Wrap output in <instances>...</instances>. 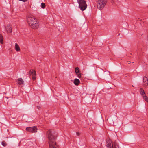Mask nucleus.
<instances>
[{"label":"nucleus","mask_w":148,"mask_h":148,"mask_svg":"<svg viewBox=\"0 0 148 148\" xmlns=\"http://www.w3.org/2000/svg\"><path fill=\"white\" fill-rule=\"evenodd\" d=\"M26 130L27 131L30 133H36L37 132V129L36 126L29 127L26 128Z\"/></svg>","instance_id":"obj_6"},{"label":"nucleus","mask_w":148,"mask_h":148,"mask_svg":"<svg viewBox=\"0 0 148 148\" xmlns=\"http://www.w3.org/2000/svg\"><path fill=\"white\" fill-rule=\"evenodd\" d=\"M140 92L143 98L147 102H148V98L146 96L145 93L144 92V90L142 88H140Z\"/></svg>","instance_id":"obj_7"},{"label":"nucleus","mask_w":148,"mask_h":148,"mask_svg":"<svg viewBox=\"0 0 148 148\" xmlns=\"http://www.w3.org/2000/svg\"><path fill=\"white\" fill-rule=\"evenodd\" d=\"M2 145L4 146H5L7 145V144L5 141H2Z\"/></svg>","instance_id":"obj_19"},{"label":"nucleus","mask_w":148,"mask_h":148,"mask_svg":"<svg viewBox=\"0 0 148 148\" xmlns=\"http://www.w3.org/2000/svg\"><path fill=\"white\" fill-rule=\"evenodd\" d=\"M108 0H98L97 7L99 10L102 9L107 3Z\"/></svg>","instance_id":"obj_3"},{"label":"nucleus","mask_w":148,"mask_h":148,"mask_svg":"<svg viewBox=\"0 0 148 148\" xmlns=\"http://www.w3.org/2000/svg\"><path fill=\"white\" fill-rule=\"evenodd\" d=\"M112 3H115V4H116V3H119L120 2H119L117 0H112L111 1Z\"/></svg>","instance_id":"obj_17"},{"label":"nucleus","mask_w":148,"mask_h":148,"mask_svg":"<svg viewBox=\"0 0 148 148\" xmlns=\"http://www.w3.org/2000/svg\"><path fill=\"white\" fill-rule=\"evenodd\" d=\"M18 84L19 85L23 84L24 81L21 78H19L16 80Z\"/></svg>","instance_id":"obj_11"},{"label":"nucleus","mask_w":148,"mask_h":148,"mask_svg":"<svg viewBox=\"0 0 148 148\" xmlns=\"http://www.w3.org/2000/svg\"><path fill=\"white\" fill-rule=\"evenodd\" d=\"M3 36L2 35L0 34V42L1 44H2L3 43Z\"/></svg>","instance_id":"obj_15"},{"label":"nucleus","mask_w":148,"mask_h":148,"mask_svg":"<svg viewBox=\"0 0 148 148\" xmlns=\"http://www.w3.org/2000/svg\"><path fill=\"white\" fill-rule=\"evenodd\" d=\"M143 84L144 86L147 87L148 85V79L146 76H144L143 79Z\"/></svg>","instance_id":"obj_10"},{"label":"nucleus","mask_w":148,"mask_h":148,"mask_svg":"<svg viewBox=\"0 0 148 148\" xmlns=\"http://www.w3.org/2000/svg\"><path fill=\"white\" fill-rule=\"evenodd\" d=\"M131 62L130 61H127V63H126V64H130V63H131Z\"/></svg>","instance_id":"obj_23"},{"label":"nucleus","mask_w":148,"mask_h":148,"mask_svg":"<svg viewBox=\"0 0 148 148\" xmlns=\"http://www.w3.org/2000/svg\"><path fill=\"white\" fill-rule=\"evenodd\" d=\"M9 49L10 50V53H11L12 52V51H10V48Z\"/></svg>","instance_id":"obj_25"},{"label":"nucleus","mask_w":148,"mask_h":148,"mask_svg":"<svg viewBox=\"0 0 148 148\" xmlns=\"http://www.w3.org/2000/svg\"><path fill=\"white\" fill-rule=\"evenodd\" d=\"M5 29L7 33H11L12 31V26L10 24H8L5 27Z\"/></svg>","instance_id":"obj_9"},{"label":"nucleus","mask_w":148,"mask_h":148,"mask_svg":"<svg viewBox=\"0 0 148 148\" xmlns=\"http://www.w3.org/2000/svg\"><path fill=\"white\" fill-rule=\"evenodd\" d=\"M106 145L108 148H119V146L117 145H114V147L112 141L108 140L106 142Z\"/></svg>","instance_id":"obj_5"},{"label":"nucleus","mask_w":148,"mask_h":148,"mask_svg":"<svg viewBox=\"0 0 148 148\" xmlns=\"http://www.w3.org/2000/svg\"><path fill=\"white\" fill-rule=\"evenodd\" d=\"M27 21L29 26L34 29L38 28V22L37 20L34 16L31 15H28L27 16Z\"/></svg>","instance_id":"obj_2"},{"label":"nucleus","mask_w":148,"mask_h":148,"mask_svg":"<svg viewBox=\"0 0 148 148\" xmlns=\"http://www.w3.org/2000/svg\"><path fill=\"white\" fill-rule=\"evenodd\" d=\"M76 133L77 135L78 136H79L80 135V133L79 132H76Z\"/></svg>","instance_id":"obj_22"},{"label":"nucleus","mask_w":148,"mask_h":148,"mask_svg":"<svg viewBox=\"0 0 148 148\" xmlns=\"http://www.w3.org/2000/svg\"><path fill=\"white\" fill-rule=\"evenodd\" d=\"M15 49L17 51H19L20 50L19 46L16 43L15 44Z\"/></svg>","instance_id":"obj_14"},{"label":"nucleus","mask_w":148,"mask_h":148,"mask_svg":"<svg viewBox=\"0 0 148 148\" xmlns=\"http://www.w3.org/2000/svg\"><path fill=\"white\" fill-rule=\"evenodd\" d=\"M47 136L49 140V148H58L56 142L57 132L53 130H49L47 132Z\"/></svg>","instance_id":"obj_1"},{"label":"nucleus","mask_w":148,"mask_h":148,"mask_svg":"<svg viewBox=\"0 0 148 148\" xmlns=\"http://www.w3.org/2000/svg\"><path fill=\"white\" fill-rule=\"evenodd\" d=\"M75 71L76 74H78V73L80 72L78 67H76L75 68Z\"/></svg>","instance_id":"obj_16"},{"label":"nucleus","mask_w":148,"mask_h":148,"mask_svg":"<svg viewBox=\"0 0 148 148\" xmlns=\"http://www.w3.org/2000/svg\"><path fill=\"white\" fill-rule=\"evenodd\" d=\"M26 8L25 5H23L20 6L19 8V9L21 12H23L25 10Z\"/></svg>","instance_id":"obj_13"},{"label":"nucleus","mask_w":148,"mask_h":148,"mask_svg":"<svg viewBox=\"0 0 148 148\" xmlns=\"http://www.w3.org/2000/svg\"><path fill=\"white\" fill-rule=\"evenodd\" d=\"M73 83L75 85L78 86L79 84L80 81L78 79L76 78L74 80Z\"/></svg>","instance_id":"obj_12"},{"label":"nucleus","mask_w":148,"mask_h":148,"mask_svg":"<svg viewBox=\"0 0 148 148\" xmlns=\"http://www.w3.org/2000/svg\"><path fill=\"white\" fill-rule=\"evenodd\" d=\"M29 75H32V79L33 80H34L36 79V73L35 71L33 69H31L29 72Z\"/></svg>","instance_id":"obj_8"},{"label":"nucleus","mask_w":148,"mask_h":148,"mask_svg":"<svg viewBox=\"0 0 148 148\" xmlns=\"http://www.w3.org/2000/svg\"><path fill=\"white\" fill-rule=\"evenodd\" d=\"M37 108L38 109H39L40 108V106H37Z\"/></svg>","instance_id":"obj_24"},{"label":"nucleus","mask_w":148,"mask_h":148,"mask_svg":"<svg viewBox=\"0 0 148 148\" xmlns=\"http://www.w3.org/2000/svg\"><path fill=\"white\" fill-rule=\"evenodd\" d=\"M78 78H80L81 77V74L80 72L78 73V74H76Z\"/></svg>","instance_id":"obj_21"},{"label":"nucleus","mask_w":148,"mask_h":148,"mask_svg":"<svg viewBox=\"0 0 148 148\" xmlns=\"http://www.w3.org/2000/svg\"><path fill=\"white\" fill-rule=\"evenodd\" d=\"M41 8H45V3H42L41 4Z\"/></svg>","instance_id":"obj_18"},{"label":"nucleus","mask_w":148,"mask_h":148,"mask_svg":"<svg viewBox=\"0 0 148 148\" xmlns=\"http://www.w3.org/2000/svg\"><path fill=\"white\" fill-rule=\"evenodd\" d=\"M78 78H80L81 77V74L80 72L78 73V74H76Z\"/></svg>","instance_id":"obj_20"},{"label":"nucleus","mask_w":148,"mask_h":148,"mask_svg":"<svg viewBox=\"0 0 148 148\" xmlns=\"http://www.w3.org/2000/svg\"><path fill=\"white\" fill-rule=\"evenodd\" d=\"M77 1L79 4V7L82 11L86 8L87 5L84 0H77Z\"/></svg>","instance_id":"obj_4"}]
</instances>
